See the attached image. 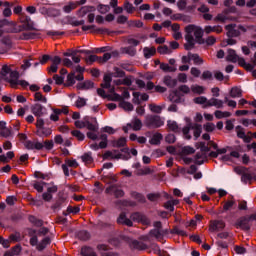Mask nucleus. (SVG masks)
Returning a JSON list of instances; mask_svg holds the SVG:
<instances>
[{"label": "nucleus", "mask_w": 256, "mask_h": 256, "mask_svg": "<svg viewBox=\"0 0 256 256\" xmlns=\"http://www.w3.org/2000/svg\"><path fill=\"white\" fill-rule=\"evenodd\" d=\"M132 197L135 198L138 203H147L145 195L139 192H132Z\"/></svg>", "instance_id": "nucleus-44"}, {"label": "nucleus", "mask_w": 256, "mask_h": 256, "mask_svg": "<svg viewBox=\"0 0 256 256\" xmlns=\"http://www.w3.org/2000/svg\"><path fill=\"white\" fill-rule=\"evenodd\" d=\"M209 107H216V109H223V100H219L215 97L210 98L208 103L203 106V109H207Z\"/></svg>", "instance_id": "nucleus-12"}, {"label": "nucleus", "mask_w": 256, "mask_h": 256, "mask_svg": "<svg viewBox=\"0 0 256 256\" xmlns=\"http://www.w3.org/2000/svg\"><path fill=\"white\" fill-rule=\"evenodd\" d=\"M107 99L108 101H119V103H121V101H123V96H121L118 93H113V94L107 95Z\"/></svg>", "instance_id": "nucleus-51"}, {"label": "nucleus", "mask_w": 256, "mask_h": 256, "mask_svg": "<svg viewBox=\"0 0 256 256\" xmlns=\"http://www.w3.org/2000/svg\"><path fill=\"white\" fill-rule=\"evenodd\" d=\"M52 57L49 54H44L42 58H40L39 62L34 63V67H38L39 65H45L48 61H51Z\"/></svg>", "instance_id": "nucleus-41"}, {"label": "nucleus", "mask_w": 256, "mask_h": 256, "mask_svg": "<svg viewBox=\"0 0 256 256\" xmlns=\"http://www.w3.org/2000/svg\"><path fill=\"white\" fill-rule=\"evenodd\" d=\"M208 102L209 99H207V97L205 96H199L194 98V103H196V105H203V107H205V105H207Z\"/></svg>", "instance_id": "nucleus-46"}, {"label": "nucleus", "mask_w": 256, "mask_h": 256, "mask_svg": "<svg viewBox=\"0 0 256 256\" xmlns=\"http://www.w3.org/2000/svg\"><path fill=\"white\" fill-rule=\"evenodd\" d=\"M237 229H242L243 231H251V220L249 216H242L236 221Z\"/></svg>", "instance_id": "nucleus-9"}, {"label": "nucleus", "mask_w": 256, "mask_h": 256, "mask_svg": "<svg viewBox=\"0 0 256 256\" xmlns=\"http://www.w3.org/2000/svg\"><path fill=\"white\" fill-rule=\"evenodd\" d=\"M123 53H126V55H130V57H135V55H137V49L133 46H128L123 48Z\"/></svg>", "instance_id": "nucleus-45"}, {"label": "nucleus", "mask_w": 256, "mask_h": 256, "mask_svg": "<svg viewBox=\"0 0 256 256\" xmlns=\"http://www.w3.org/2000/svg\"><path fill=\"white\" fill-rule=\"evenodd\" d=\"M94 11H97V8H95V6H82L78 12L77 15L80 18L85 17V15H87V13H94Z\"/></svg>", "instance_id": "nucleus-16"}, {"label": "nucleus", "mask_w": 256, "mask_h": 256, "mask_svg": "<svg viewBox=\"0 0 256 256\" xmlns=\"http://www.w3.org/2000/svg\"><path fill=\"white\" fill-rule=\"evenodd\" d=\"M143 53H144V57L145 59H151V57H153V55H155V53H157V49L155 47H145L143 49Z\"/></svg>", "instance_id": "nucleus-25"}, {"label": "nucleus", "mask_w": 256, "mask_h": 256, "mask_svg": "<svg viewBox=\"0 0 256 256\" xmlns=\"http://www.w3.org/2000/svg\"><path fill=\"white\" fill-rule=\"evenodd\" d=\"M119 55L118 51H113L112 53L106 52L103 57H100V63H107L111 57H117Z\"/></svg>", "instance_id": "nucleus-26"}, {"label": "nucleus", "mask_w": 256, "mask_h": 256, "mask_svg": "<svg viewBox=\"0 0 256 256\" xmlns=\"http://www.w3.org/2000/svg\"><path fill=\"white\" fill-rule=\"evenodd\" d=\"M203 157H205V154H203L201 152L196 153V155H195L196 165H203V163H205V160H199V159H203Z\"/></svg>", "instance_id": "nucleus-60"}, {"label": "nucleus", "mask_w": 256, "mask_h": 256, "mask_svg": "<svg viewBox=\"0 0 256 256\" xmlns=\"http://www.w3.org/2000/svg\"><path fill=\"white\" fill-rule=\"evenodd\" d=\"M37 37V33L34 32H24L20 35L19 39L22 41H29V39H35Z\"/></svg>", "instance_id": "nucleus-33"}, {"label": "nucleus", "mask_w": 256, "mask_h": 256, "mask_svg": "<svg viewBox=\"0 0 256 256\" xmlns=\"http://www.w3.org/2000/svg\"><path fill=\"white\" fill-rule=\"evenodd\" d=\"M97 11L101 15H105V13H109V11H111V6L105 5V4H99L97 6Z\"/></svg>", "instance_id": "nucleus-40"}, {"label": "nucleus", "mask_w": 256, "mask_h": 256, "mask_svg": "<svg viewBox=\"0 0 256 256\" xmlns=\"http://www.w3.org/2000/svg\"><path fill=\"white\" fill-rule=\"evenodd\" d=\"M127 145V138L121 137L118 140L114 141L113 147H125Z\"/></svg>", "instance_id": "nucleus-52"}, {"label": "nucleus", "mask_w": 256, "mask_h": 256, "mask_svg": "<svg viewBox=\"0 0 256 256\" xmlns=\"http://www.w3.org/2000/svg\"><path fill=\"white\" fill-rule=\"evenodd\" d=\"M163 83L166 85V87H169V89H175V87H177L178 80L177 78L166 75L163 78Z\"/></svg>", "instance_id": "nucleus-15"}, {"label": "nucleus", "mask_w": 256, "mask_h": 256, "mask_svg": "<svg viewBox=\"0 0 256 256\" xmlns=\"http://www.w3.org/2000/svg\"><path fill=\"white\" fill-rule=\"evenodd\" d=\"M189 57H191V60L194 61L196 65H202L203 60L201 57H199V54H193L191 52H188Z\"/></svg>", "instance_id": "nucleus-49"}, {"label": "nucleus", "mask_w": 256, "mask_h": 256, "mask_svg": "<svg viewBox=\"0 0 256 256\" xmlns=\"http://www.w3.org/2000/svg\"><path fill=\"white\" fill-rule=\"evenodd\" d=\"M93 154L91 152H87V153H84L82 156H81V159L83 161V163H85L86 165H91V163H93Z\"/></svg>", "instance_id": "nucleus-34"}, {"label": "nucleus", "mask_w": 256, "mask_h": 256, "mask_svg": "<svg viewBox=\"0 0 256 256\" xmlns=\"http://www.w3.org/2000/svg\"><path fill=\"white\" fill-rule=\"evenodd\" d=\"M192 92L196 93L197 95H203V93H205V87L203 86H199V85H195L191 87Z\"/></svg>", "instance_id": "nucleus-54"}, {"label": "nucleus", "mask_w": 256, "mask_h": 256, "mask_svg": "<svg viewBox=\"0 0 256 256\" xmlns=\"http://www.w3.org/2000/svg\"><path fill=\"white\" fill-rule=\"evenodd\" d=\"M36 127L38 129V137H49V135L53 133V130H51V128L45 127V120H43V118H37Z\"/></svg>", "instance_id": "nucleus-6"}, {"label": "nucleus", "mask_w": 256, "mask_h": 256, "mask_svg": "<svg viewBox=\"0 0 256 256\" xmlns=\"http://www.w3.org/2000/svg\"><path fill=\"white\" fill-rule=\"evenodd\" d=\"M21 25L18 28H14L12 33H21V31H37L35 28V22L31 20V17L25 15L21 17Z\"/></svg>", "instance_id": "nucleus-4"}, {"label": "nucleus", "mask_w": 256, "mask_h": 256, "mask_svg": "<svg viewBox=\"0 0 256 256\" xmlns=\"http://www.w3.org/2000/svg\"><path fill=\"white\" fill-rule=\"evenodd\" d=\"M231 199L232 200H228L224 203L222 213H225L226 211H231V209H233V206L236 205L235 200H233V196H231Z\"/></svg>", "instance_id": "nucleus-36"}, {"label": "nucleus", "mask_w": 256, "mask_h": 256, "mask_svg": "<svg viewBox=\"0 0 256 256\" xmlns=\"http://www.w3.org/2000/svg\"><path fill=\"white\" fill-rule=\"evenodd\" d=\"M65 203V198L59 197L56 202L52 205L53 211H59L63 204Z\"/></svg>", "instance_id": "nucleus-38"}, {"label": "nucleus", "mask_w": 256, "mask_h": 256, "mask_svg": "<svg viewBox=\"0 0 256 256\" xmlns=\"http://www.w3.org/2000/svg\"><path fill=\"white\" fill-rule=\"evenodd\" d=\"M241 181L245 184L249 183V181H256V174L246 172L243 176H241Z\"/></svg>", "instance_id": "nucleus-27"}, {"label": "nucleus", "mask_w": 256, "mask_h": 256, "mask_svg": "<svg viewBox=\"0 0 256 256\" xmlns=\"http://www.w3.org/2000/svg\"><path fill=\"white\" fill-rule=\"evenodd\" d=\"M225 29L227 31V37L229 38L239 37V35H241V31H245V27L239 26L237 28V25L235 24L226 25Z\"/></svg>", "instance_id": "nucleus-7"}, {"label": "nucleus", "mask_w": 256, "mask_h": 256, "mask_svg": "<svg viewBox=\"0 0 256 256\" xmlns=\"http://www.w3.org/2000/svg\"><path fill=\"white\" fill-rule=\"evenodd\" d=\"M47 245H51L50 237H45L44 239H42V241L37 246L38 251H44Z\"/></svg>", "instance_id": "nucleus-29"}, {"label": "nucleus", "mask_w": 256, "mask_h": 256, "mask_svg": "<svg viewBox=\"0 0 256 256\" xmlns=\"http://www.w3.org/2000/svg\"><path fill=\"white\" fill-rule=\"evenodd\" d=\"M108 51H111V46L95 48L94 51H92V53H107Z\"/></svg>", "instance_id": "nucleus-62"}, {"label": "nucleus", "mask_w": 256, "mask_h": 256, "mask_svg": "<svg viewBox=\"0 0 256 256\" xmlns=\"http://www.w3.org/2000/svg\"><path fill=\"white\" fill-rule=\"evenodd\" d=\"M71 134L73 135V137H76V139H78V141H84L85 140V134H83V132H81L79 130H73L71 132Z\"/></svg>", "instance_id": "nucleus-55"}, {"label": "nucleus", "mask_w": 256, "mask_h": 256, "mask_svg": "<svg viewBox=\"0 0 256 256\" xmlns=\"http://www.w3.org/2000/svg\"><path fill=\"white\" fill-rule=\"evenodd\" d=\"M225 221L223 220H212L210 221V231H223L225 229Z\"/></svg>", "instance_id": "nucleus-13"}, {"label": "nucleus", "mask_w": 256, "mask_h": 256, "mask_svg": "<svg viewBox=\"0 0 256 256\" xmlns=\"http://www.w3.org/2000/svg\"><path fill=\"white\" fill-rule=\"evenodd\" d=\"M167 127L169 131H173V133L179 132V124H177V122L174 120H168Z\"/></svg>", "instance_id": "nucleus-31"}, {"label": "nucleus", "mask_w": 256, "mask_h": 256, "mask_svg": "<svg viewBox=\"0 0 256 256\" xmlns=\"http://www.w3.org/2000/svg\"><path fill=\"white\" fill-rule=\"evenodd\" d=\"M120 151L123 153L124 161H129V159H131V150L129 147H124Z\"/></svg>", "instance_id": "nucleus-53"}, {"label": "nucleus", "mask_w": 256, "mask_h": 256, "mask_svg": "<svg viewBox=\"0 0 256 256\" xmlns=\"http://www.w3.org/2000/svg\"><path fill=\"white\" fill-rule=\"evenodd\" d=\"M126 73L119 67H114V72L112 73V77L115 78H123L125 77Z\"/></svg>", "instance_id": "nucleus-47"}, {"label": "nucleus", "mask_w": 256, "mask_h": 256, "mask_svg": "<svg viewBox=\"0 0 256 256\" xmlns=\"http://www.w3.org/2000/svg\"><path fill=\"white\" fill-rule=\"evenodd\" d=\"M226 59L227 61H230V63H237V59H239V55H237V52L234 49H228V55Z\"/></svg>", "instance_id": "nucleus-23"}, {"label": "nucleus", "mask_w": 256, "mask_h": 256, "mask_svg": "<svg viewBox=\"0 0 256 256\" xmlns=\"http://www.w3.org/2000/svg\"><path fill=\"white\" fill-rule=\"evenodd\" d=\"M74 84H75V71L70 72L67 75V80H66V83H64V87H73Z\"/></svg>", "instance_id": "nucleus-28"}, {"label": "nucleus", "mask_w": 256, "mask_h": 256, "mask_svg": "<svg viewBox=\"0 0 256 256\" xmlns=\"http://www.w3.org/2000/svg\"><path fill=\"white\" fill-rule=\"evenodd\" d=\"M201 79H202L203 81H207V80L212 81V79H213V73H212L211 71H209V70H206V71H204V72L202 73Z\"/></svg>", "instance_id": "nucleus-57"}, {"label": "nucleus", "mask_w": 256, "mask_h": 256, "mask_svg": "<svg viewBox=\"0 0 256 256\" xmlns=\"http://www.w3.org/2000/svg\"><path fill=\"white\" fill-rule=\"evenodd\" d=\"M148 201H151L152 203H155V201L161 199V194L159 193H149L147 194Z\"/></svg>", "instance_id": "nucleus-56"}, {"label": "nucleus", "mask_w": 256, "mask_h": 256, "mask_svg": "<svg viewBox=\"0 0 256 256\" xmlns=\"http://www.w3.org/2000/svg\"><path fill=\"white\" fill-rule=\"evenodd\" d=\"M160 69L164 73H175V71H177V68H175L173 66H169V64H167V63H161Z\"/></svg>", "instance_id": "nucleus-30"}, {"label": "nucleus", "mask_w": 256, "mask_h": 256, "mask_svg": "<svg viewBox=\"0 0 256 256\" xmlns=\"http://www.w3.org/2000/svg\"><path fill=\"white\" fill-rule=\"evenodd\" d=\"M86 128L89 131H93L94 133H97L99 131V124H97V118H92V121L86 124Z\"/></svg>", "instance_id": "nucleus-24"}, {"label": "nucleus", "mask_w": 256, "mask_h": 256, "mask_svg": "<svg viewBox=\"0 0 256 256\" xmlns=\"http://www.w3.org/2000/svg\"><path fill=\"white\" fill-rule=\"evenodd\" d=\"M93 30V33H100L101 35H105V33H109V29L107 28H97L95 25H83L82 31H91Z\"/></svg>", "instance_id": "nucleus-14"}, {"label": "nucleus", "mask_w": 256, "mask_h": 256, "mask_svg": "<svg viewBox=\"0 0 256 256\" xmlns=\"http://www.w3.org/2000/svg\"><path fill=\"white\" fill-rule=\"evenodd\" d=\"M130 219L135 223H141L142 225H151V220L141 212L132 213Z\"/></svg>", "instance_id": "nucleus-8"}, {"label": "nucleus", "mask_w": 256, "mask_h": 256, "mask_svg": "<svg viewBox=\"0 0 256 256\" xmlns=\"http://www.w3.org/2000/svg\"><path fill=\"white\" fill-rule=\"evenodd\" d=\"M101 181L107 183V185H111V183H117V178L113 175H102Z\"/></svg>", "instance_id": "nucleus-32"}, {"label": "nucleus", "mask_w": 256, "mask_h": 256, "mask_svg": "<svg viewBox=\"0 0 256 256\" xmlns=\"http://www.w3.org/2000/svg\"><path fill=\"white\" fill-rule=\"evenodd\" d=\"M185 41L184 49L186 51H191L195 49V43L198 45H205V40L203 39V35L205 30L195 24H189L185 27Z\"/></svg>", "instance_id": "nucleus-1"}, {"label": "nucleus", "mask_w": 256, "mask_h": 256, "mask_svg": "<svg viewBox=\"0 0 256 256\" xmlns=\"http://www.w3.org/2000/svg\"><path fill=\"white\" fill-rule=\"evenodd\" d=\"M191 130L194 131V140L197 141L201 137V133H203V126L198 123L188 122L182 129L185 139L190 140L192 138L191 134H189Z\"/></svg>", "instance_id": "nucleus-3"}, {"label": "nucleus", "mask_w": 256, "mask_h": 256, "mask_svg": "<svg viewBox=\"0 0 256 256\" xmlns=\"http://www.w3.org/2000/svg\"><path fill=\"white\" fill-rule=\"evenodd\" d=\"M31 111H32L33 115H35V117H37V119H41V117H43V115H45L47 108H45L43 105H41L39 103H36L31 106Z\"/></svg>", "instance_id": "nucleus-10"}, {"label": "nucleus", "mask_w": 256, "mask_h": 256, "mask_svg": "<svg viewBox=\"0 0 256 256\" xmlns=\"http://www.w3.org/2000/svg\"><path fill=\"white\" fill-rule=\"evenodd\" d=\"M76 237H78L80 241H89L91 239V233L87 230H80L77 232Z\"/></svg>", "instance_id": "nucleus-21"}, {"label": "nucleus", "mask_w": 256, "mask_h": 256, "mask_svg": "<svg viewBox=\"0 0 256 256\" xmlns=\"http://www.w3.org/2000/svg\"><path fill=\"white\" fill-rule=\"evenodd\" d=\"M35 101H41V103H47V98L41 94V92H36L34 94Z\"/></svg>", "instance_id": "nucleus-59"}, {"label": "nucleus", "mask_w": 256, "mask_h": 256, "mask_svg": "<svg viewBox=\"0 0 256 256\" xmlns=\"http://www.w3.org/2000/svg\"><path fill=\"white\" fill-rule=\"evenodd\" d=\"M145 125L149 129H159L165 125V121L159 115L148 114L145 116Z\"/></svg>", "instance_id": "nucleus-5"}, {"label": "nucleus", "mask_w": 256, "mask_h": 256, "mask_svg": "<svg viewBox=\"0 0 256 256\" xmlns=\"http://www.w3.org/2000/svg\"><path fill=\"white\" fill-rule=\"evenodd\" d=\"M0 74L12 87H17V85H20L24 89L29 87V82L27 80H19V72L17 70H11L7 65L2 66Z\"/></svg>", "instance_id": "nucleus-2"}, {"label": "nucleus", "mask_w": 256, "mask_h": 256, "mask_svg": "<svg viewBox=\"0 0 256 256\" xmlns=\"http://www.w3.org/2000/svg\"><path fill=\"white\" fill-rule=\"evenodd\" d=\"M81 255L82 256H96L95 251L93 250V248L88 247V246L82 247Z\"/></svg>", "instance_id": "nucleus-37"}, {"label": "nucleus", "mask_w": 256, "mask_h": 256, "mask_svg": "<svg viewBox=\"0 0 256 256\" xmlns=\"http://www.w3.org/2000/svg\"><path fill=\"white\" fill-rule=\"evenodd\" d=\"M28 221H30L32 225H35V227H43V220L38 219L33 215L29 216Z\"/></svg>", "instance_id": "nucleus-43"}, {"label": "nucleus", "mask_w": 256, "mask_h": 256, "mask_svg": "<svg viewBox=\"0 0 256 256\" xmlns=\"http://www.w3.org/2000/svg\"><path fill=\"white\" fill-rule=\"evenodd\" d=\"M171 235H180L181 237H187V232L179 229V227L175 226L171 231Z\"/></svg>", "instance_id": "nucleus-50"}, {"label": "nucleus", "mask_w": 256, "mask_h": 256, "mask_svg": "<svg viewBox=\"0 0 256 256\" xmlns=\"http://www.w3.org/2000/svg\"><path fill=\"white\" fill-rule=\"evenodd\" d=\"M127 127L133 129V131H141L143 127V122L139 118L132 119L131 123L127 124Z\"/></svg>", "instance_id": "nucleus-17"}, {"label": "nucleus", "mask_w": 256, "mask_h": 256, "mask_svg": "<svg viewBox=\"0 0 256 256\" xmlns=\"http://www.w3.org/2000/svg\"><path fill=\"white\" fill-rule=\"evenodd\" d=\"M85 105H87V99L78 97L76 100V107L81 109V107H85Z\"/></svg>", "instance_id": "nucleus-61"}, {"label": "nucleus", "mask_w": 256, "mask_h": 256, "mask_svg": "<svg viewBox=\"0 0 256 256\" xmlns=\"http://www.w3.org/2000/svg\"><path fill=\"white\" fill-rule=\"evenodd\" d=\"M243 95V91L239 87H233L230 90V97L232 99H237V97H241Z\"/></svg>", "instance_id": "nucleus-35"}, {"label": "nucleus", "mask_w": 256, "mask_h": 256, "mask_svg": "<svg viewBox=\"0 0 256 256\" xmlns=\"http://www.w3.org/2000/svg\"><path fill=\"white\" fill-rule=\"evenodd\" d=\"M150 237H155L156 239H161L163 237V234L159 229H152L149 232Z\"/></svg>", "instance_id": "nucleus-58"}, {"label": "nucleus", "mask_w": 256, "mask_h": 256, "mask_svg": "<svg viewBox=\"0 0 256 256\" xmlns=\"http://www.w3.org/2000/svg\"><path fill=\"white\" fill-rule=\"evenodd\" d=\"M95 227H96V229H100L101 231H103V230L113 231L114 224L111 222L98 221V223L95 225Z\"/></svg>", "instance_id": "nucleus-18"}, {"label": "nucleus", "mask_w": 256, "mask_h": 256, "mask_svg": "<svg viewBox=\"0 0 256 256\" xmlns=\"http://www.w3.org/2000/svg\"><path fill=\"white\" fill-rule=\"evenodd\" d=\"M77 9V4L75 2H69V4L63 7L64 13H71V11Z\"/></svg>", "instance_id": "nucleus-48"}, {"label": "nucleus", "mask_w": 256, "mask_h": 256, "mask_svg": "<svg viewBox=\"0 0 256 256\" xmlns=\"http://www.w3.org/2000/svg\"><path fill=\"white\" fill-rule=\"evenodd\" d=\"M117 223H119L120 225H126L127 227H133V221L127 218V215H125L124 213L120 214L117 219Z\"/></svg>", "instance_id": "nucleus-19"}, {"label": "nucleus", "mask_w": 256, "mask_h": 256, "mask_svg": "<svg viewBox=\"0 0 256 256\" xmlns=\"http://www.w3.org/2000/svg\"><path fill=\"white\" fill-rule=\"evenodd\" d=\"M161 141H163V134L156 132L149 140V143L150 145H161Z\"/></svg>", "instance_id": "nucleus-22"}, {"label": "nucleus", "mask_w": 256, "mask_h": 256, "mask_svg": "<svg viewBox=\"0 0 256 256\" xmlns=\"http://www.w3.org/2000/svg\"><path fill=\"white\" fill-rule=\"evenodd\" d=\"M130 247L132 249H137L138 251H145V249H147V245L143 242H139V240H132L130 242Z\"/></svg>", "instance_id": "nucleus-20"}, {"label": "nucleus", "mask_w": 256, "mask_h": 256, "mask_svg": "<svg viewBox=\"0 0 256 256\" xmlns=\"http://www.w3.org/2000/svg\"><path fill=\"white\" fill-rule=\"evenodd\" d=\"M236 131H237V137L239 139H243L247 134H245V130L243 129L242 126H236Z\"/></svg>", "instance_id": "nucleus-64"}, {"label": "nucleus", "mask_w": 256, "mask_h": 256, "mask_svg": "<svg viewBox=\"0 0 256 256\" xmlns=\"http://www.w3.org/2000/svg\"><path fill=\"white\" fill-rule=\"evenodd\" d=\"M119 107L121 109H124V111H133V109H134L133 104H131L130 102H127L125 100H123L119 103Z\"/></svg>", "instance_id": "nucleus-42"}, {"label": "nucleus", "mask_w": 256, "mask_h": 256, "mask_svg": "<svg viewBox=\"0 0 256 256\" xmlns=\"http://www.w3.org/2000/svg\"><path fill=\"white\" fill-rule=\"evenodd\" d=\"M157 52L160 53V55H171V53H173L167 45L159 46Z\"/></svg>", "instance_id": "nucleus-39"}, {"label": "nucleus", "mask_w": 256, "mask_h": 256, "mask_svg": "<svg viewBox=\"0 0 256 256\" xmlns=\"http://www.w3.org/2000/svg\"><path fill=\"white\" fill-rule=\"evenodd\" d=\"M105 193H113L116 199H121V197H125V191L118 189L117 185L112 184L106 188Z\"/></svg>", "instance_id": "nucleus-11"}, {"label": "nucleus", "mask_w": 256, "mask_h": 256, "mask_svg": "<svg viewBox=\"0 0 256 256\" xmlns=\"http://www.w3.org/2000/svg\"><path fill=\"white\" fill-rule=\"evenodd\" d=\"M149 109L150 111H152V113H161V111H163V108L159 105H155V104H150L149 105Z\"/></svg>", "instance_id": "nucleus-63"}]
</instances>
